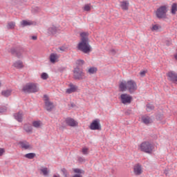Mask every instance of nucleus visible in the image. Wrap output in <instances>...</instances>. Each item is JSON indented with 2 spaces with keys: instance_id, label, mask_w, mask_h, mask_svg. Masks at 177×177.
<instances>
[{
  "instance_id": "nucleus-10",
  "label": "nucleus",
  "mask_w": 177,
  "mask_h": 177,
  "mask_svg": "<svg viewBox=\"0 0 177 177\" xmlns=\"http://www.w3.org/2000/svg\"><path fill=\"white\" fill-rule=\"evenodd\" d=\"M120 100L122 104H131L132 102V97L128 94H122L120 95Z\"/></svg>"
},
{
  "instance_id": "nucleus-12",
  "label": "nucleus",
  "mask_w": 177,
  "mask_h": 177,
  "mask_svg": "<svg viewBox=\"0 0 177 177\" xmlns=\"http://www.w3.org/2000/svg\"><path fill=\"white\" fill-rule=\"evenodd\" d=\"M19 145H21V149L24 150H31V149H32V147L27 141H20Z\"/></svg>"
},
{
  "instance_id": "nucleus-25",
  "label": "nucleus",
  "mask_w": 177,
  "mask_h": 177,
  "mask_svg": "<svg viewBox=\"0 0 177 177\" xmlns=\"http://www.w3.org/2000/svg\"><path fill=\"white\" fill-rule=\"evenodd\" d=\"M21 25L23 27H27L28 26H32V21H26V20H23L22 21H21Z\"/></svg>"
},
{
  "instance_id": "nucleus-8",
  "label": "nucleus",
  "mask_w": 177,
  "mask_h": 177,
  "mask_svg": "<svg viewBox=\"0 0 177 177\" xmlns=\"http://www.w3.org/2000/svg\"><path fill=\"white\" fill-rule=\"evenodd\" d=\"M26 52V50L23 48H11L12 55H15L18 59L23 57V54Z\"/></svg>"
},
{
  "instance_id": "nucleus-4",
  "label": "nucleus",
  "mask_w": 177,
  "mask_h": 177,
  "mask_svg": "<svg viewBox=\"0 0 177 177\" xmlns=\"http://www.w3.org/2000/svg\"><path fill=\"white\" fill-rule=\"evenodd\" d=\"M73 78L75 80H78L79 81L85 80V73L82 67L76 66L73 69Z\"/></svg>"
},
{
  "instance_id": "nucleus-35",
  "label": "nucleus",
  "mask_w": 177,
  "mask_h": 177,
  "mask_svg": "<svg viewBox=\"0 0 177 177\" xmlns=\"http://www.w3.org/2000/svg\"><path fill=\"white\" fill-rule=\"evenodd\" d=\"M77 161L79 162H80L81 164H82V162H85L86 160H85V158H84V157L78 156L77 157Z\"/></svg>"
},
{
  "instance_id": "nucleus-26",
  "label": "nucleus",
  "mask_w": 177,
  "mask_h": 177,
  "mask_svg": "<svg viewBox=\"0 0 177 177\" xmlns=\"http://www.w3.org/2000/svg\"><path fill=\"white\" fill-rule=\"evenodd\" d=\"M128 6H129V3H128V1L121 2V8L123 10H128Z\"/></svg>"
},
{
  "instance_id": "nucleus-28",
  "label": "nucleus",
  "mask_w": 177,
  "mask_h": 177,
  "mask_svg": "<svg viewBox=\"0 0 177 177\" xmlns=\"http://www.w3.org/2000/svg\"><path fill=\"white\" fill-rule=\"evenodd\" d=\"M177 11V3H174L171 6V13L172 15H176Z\"/></svg>"
},
{
  "instance_id": "nucleus-48",
  "label": "nucleus",
  "mask_w": 177,
  "mask_h": 177,
  "mask_svg": "<svg viewBox=\"0 0 177 177\" xmlns=\"http://www.w3.org/2000/svg\"><path fill=\"white\" fill-rule=\"evenodd\" d=\"M73 177H82L81 174H75Z\"/></svg>"
},
{
  "instance_id": "nucleus-20",
  "label": "nucleus",
  "mask_w": 177,
  "mask_h": 177,
  "mask_svg": "<svg viewBox=\"0 0 177 177\" xmlns=\"http://www.w3.org/2000/svg\"><path fill=\"white\" fill-rule=\"evenodd\" d=\"M120 92H125L128 89L127 82H122L119 85Z\"/></svg>"
},
{
  "instance_id": "nucleus-45",
  "label": "nucleus",
  "mask_w": 177,
  "mask_h": 177,
  "mask_svg": "<svg viewBox=\"0 0 177 177\" xmlns=\"http://www.w3.org/2000/svg\"><path fill=\"white\" fill-rule=\"evenodd\" d=\"M17 2H20V0H12V5H15V3H17Z\"/></svg>"
},
{
  "instance_id": "nucleus-24",
  "label": "nucleus",
  "mask_w": 177,
  "mask_h": 177,
  "mask_svg": "<svg viewBox=\"0 0 177 177\" xmlns=\"http://www.w3.org/2000/svg\"><path fill=\"white\" fill-rule=\"evenodd\" d=\"M32 127L37 129L41 128V127H42V122H41V120L33 121Z\"/></svg>"
},
{
  "instance_id": "nucleus-27",
  "label": "nucleus",
  "mask_w": 177,
  "mask_h": 177,
  "mask_svg": "<svg viewBox=\"0 0 177 177\" xmlns=\"http://www.w3.org/2000/svg\"><path fill=\"white\" fill-rule=\"evenodd\" d=\"M16 27V23L14 21L8 22L7 24L8 30H13Z\"/></svg>"
},
{
  "instance_id": "nucleus-41",
  "label": "nucleus",
  "mask_w": 177,
  "mask_h": 177,
  "mask_svg": "<svg viewBox=\"0 0 177 177\" xmlns=\"http://www.w3.org/2000/svg\"><path fill=\"white\" fill-rule=\"evenodd\" d=\"M157 120H159L160 121H161V120H162L164 118V115L162 114H158L156 116Z\"/></svg>"
},
{
  "instance_id": "nucleus-14",
  "label": "nucleus",
  "mask_w": 177,
  "mask_h": 177,
  "mask_svg": "<svg viewBox=\"0 0 177 177\" xmlns=\"http://www.w3.org/2000/svg\"><path fill=\"white\" fill-rule=\"evenodd\" d=\"M66 122L69 127H77L78 125V122H77V121H75L74 119L71 118H66Z\"/></svg>"
},
{
  "instance_id": "nucleus-7",
  "label": "nucleus",
  "mask_w": 177,
  "mask_h": 177,
  "mask_svg": "<svg viewBox=\"0 0 177 177\" xmlns=\"http://www.w3.org/2000/svg\"><path fill=\"white\" fill-rule=\"evenodd\" d=\"M91 131H102V124H100V119L93 120L89 126Z\"/></svg>"
},
{
  "instance_id": "nucleus-31",
  "label": "nucleus",
  "mask_w": 177,
  "mask_h": 177,
  "mask_svg": "<svg viewBox=\"0 0 177 177\" xmlns=\"http://www.w3.org/2000/svg\"><path fill=\"white\" fill-rule=\"evenodd\" d=\"M146 107H147V111H148V113H150V111L154 110V105L151 104H147Z\"/></svg>"
},
{
  "instance_id": "nucleus-13",
  "label": "nucleus",
  "mask_w": 177,
  "mask_h": 177,
  "mask_svg": "<svg viewBox=\"0 0 177 177\" xmlns=\"http://www.w3.org/2000/svg\"><path fill=\"white\" fill-rule=\"evenodd\" d=\"M142 122L145 124V125H149V124H151L153 122V120L149 115H145L142 116L141 118Z\"/></svg>"
},
{
  "instance_id": "nucleus-11",
  "label": "nucleus",
  "mask_w": 177,
  "mask_h": 177,
  "mask_svg": "<svg viewBox=\"0 0 177 177\" xmlns=\"http://www.w3.org/2000/svg\"><path fill=\"white\" fill-rule=\"evenodd\" d=\"M167 77H168L169 81H171V82H177V73L175 71H169L167 73Z\"/></svg>"
},
{
  "instance_id": "nucleus-52",
  "label": "nucleus",
  "mask_w": 177,
  "mask_h": 177,
  "mask_svg": "<svg viewBox=\"0 0 177 177\" xmlns=\"http://www.w3.org/2000/svg\"><path fill=\"white\" fill-rule=\"evenodd\" d=\"M37 10H38V8H36Z\"/></svg>"
},
{
  "instance_id": "nucleus-39",
  "label": "nucleus",
  "mask_w": 177,
  "mask_h": 177,
  "mask_svg": "<svg viewBox=\"0 0 177 177\" xmlns=\"http://www.w3.org/2000/svg\"><path fill=\"white\" fill-rule=\"evenodd\" d=\"M61 171H62L64 177H68L67 176V169L63 168V169H61Z\"/></svg>"
},
{
  "instance_id": "nucleus-21",
  "label": "nucleus",
  "mask_w": 177,
  "mask_h": 177,
  "mask_svg": "<svg viewBox=\"0 0 177 177\" xmlns=\"http://www.w3.org/2000/svg\"><path fill=\"white\" fill-rule=\"evenodd\" d=\"M24 129L27 133H32V126L31 124H24Z\"/></svg>"
},
{
  "instance_id": "nucleus-32",
  "label": "nucleus",
  "mask_w": 177,
  "mask_h": 177,
  "mask_svg": "<svg viewBox=\"0 0 177 177\" xmlns=\"http://www.w3.org/2000/svg\"><path fill=\"white\" fill-rule=\"evenodd\" d=\"M82 153L84 156H88L89 154V149L84 147L82 149Z\"/></svg>"
},
{
  "instance_id": "nucleus-33",
  "label": "nucleus",
  "mask_w": 177,
  "mask_h": 177,
  "mask_svg": "<svg viewBox=\"0 0 177 177\" xmlns=\"http://www.w3.org/2000/svg\"><path fill=\"white\" fill-rule=\"evenodd\" d=\"M96 71H97V68H96L95 67H91L88 69L89 74H95V73H96Z\"/></svg>"
},
{
  "instance_id": "nucleus-15",
  "label": "nucleus",
  "mask_w": 177,
  "mask_h": 177,
  "mask_svg": "<svg viewBox=\"0 0 177 177\" xmlns=\"http://www.w3.org/2000/svg\"><path fill=\"white\" fill-rule=\"evenodd\" d=\"M59 57H60V56H59V55H57V53H51L50 55V63H56L57 62H59Z\"/></svg>"
},
{
  "instance_id": "nucleus-6",
  "label": "nucleus",
  "mask_w": 177,
  "mask_h": 177,
  "mask_svg": "<svg viewBox=\"0 0 177 177\" xmlns=\"http://www.w3.org/2000/svg\"><path fill=\"white\" fill-rule=\"evenodd\" d=\"M44 99L45 106L44 109L48 112L52 111L55 109V104L49 100V97L47 95H44Z\"/></svg>"
},
{
  "instance_id": "nucleus-18",
  "label": "nucleus",
  "mask_w": 177,
  "mask_h": 177,
  "mask_svg": "<svg viewBox=\"0 0 177 177\" xmlns=\"http://www.w3.org/2000/svg\"><path fill=\"white\" fill-rule=\"evenodd\" d=\"M47 32L49 35H55L57 32V28L53 25L48 28Z\"/></svg>"
},
{
  "instance_id": "nucleus-46",
  "label": "nucleus",
  "mask_w": 177,
  "mask_h": 177,
  "mask_svg": "<svg viewBox=\"0 0 177 177\" xmlns=\"http://www.w3.org/2000/svg\"><path fill=\"white\" fill-rule=\"evenodd\" d=\"M164 174L166 175V176H168L169 175V172L168 170H165Z\"/></svg>"
},
{
  "instance_id": "nucleus-36",
  "label": "nucleus",
  "mask_w": 177,
  "mask_h": 177,
  "mask_svg": "<svg viewBox=\"0 0 177 177\" xmlns=\"http://www.w3.org/2000/svg\"><path fill=\"white\" fill-rule=\"evenodd\" d=\"M41 80H46L47 78H49V75H48V73H43L41 75Z\"/></svg>"
},
{
  "instance_id": "nucleus-47",
  "label": "nucleus",
  "mask_w": 177,
  "mask_h": 177,
  "mask_svg": "<svg viewBox=\"0 0 177 177\" xmlns=\"http://www.w3.org/2000/svg\"><path fill=\"white\" fill-rule=\"evenodd\" d=\"M111 53L113 54V55H115L116 52L114 49H111Z\"/></svg>"
},
{
  "instance_id": "nucleus-9",
  "label": "nucleus",
  "mask_w": 177,
  "mask_h": 177,
  "mask_svg": "<svg viewBox=\"0 0 177 177\" xmlns=\"http://www.w3.org/2000/svg\"><path fill=\"white\" fill-rule=\"evenodd\" d=\"M127 89L130 93H133L136 89H138V86H136V82L133 80L127 81Z\"/></svg>"
},
{
  "instance_id": "nucleus-34",
  "label": "nucleus",
  "mask_w": 177,
  "mask_h": 177,
  "mask_svg": "<svg viewBox=\"0 0 177 177\" xmlns=\"http://www.w3.org/2000/svg\"><path fill=\"white\" fill-rule=\"evenodd\" d=\"M85 63V62L82 59H77L76 61V64H77V66L81 67Z\"/></svg>"
},
{
  "instance_id": "nucleus-30",
  "label": "nucleus",
  "mask_w": 177,
  "mask_h": 177,
  "mask_svg": "<svg viewBox=\"0 0 177 177\" xmlns=\"http://www.w3.org/2000/svg\"><path fill=\"white\" fill-rule=\"evenodd\" d=\"M40 171L41 173H43V175L44 176H48V174H49V170H48V167H43L40 169Z\"/></svg>"
},
{
  "instance_id": "nucleus-1",
  "label": "nucleus",
  "mask_w": 177,
  "mask_h": 177,
  "mask_svg": "<svg viewBox=\"0 0 177 177\" xmlns=\"http://www.w3.org/2000/svg\"><path fill=\"white\" fill-rule=\"evenodd\" d=\"M81 41L77 45L78 50L83 53H91L92 52V46L89 44V38H88V32L80 33Z\"/></svg>"
},
{
  "instance_id": "nucleus-5",
  "label": "nucleus",
  "mask_w": 177,
  "mask_h": 177,
  "mask_svg": "<svg viewBox=\"0 0 177 177\" xmlns=\"http://www.w3.org/2000/svg\"><path fill=\"white\" fill-rule=\"evenodd\" d=\"M167 6H162L156 10V15L158 19H165L167 17Z\"/></svg>"
},
{
  "instance_id": "nucleus-38",
  "label": "nucleus",
  "mask_w": 177,
  "mask_h": 177,
  "mask_svg": "<svg viewBox=\"0 0 177 177\" xmlns=\"http://www.w3.org/2000/svg\"><path fill=\"white\" fill-rule=\"evenodd\" d=\"M73 171L75 173V174H84V171L81 170L80 169H73Z\"/></svg>"
},
{
  "instance_id": "nucleus-23",
  "label": "nucleus",
  "mask_w": 177,
  "mask_h": 177,
  "mask_svg": "<svg viewBox=\"0 0 177 177\" xmlns=\"http://www.w3.org/2000/svg\"><path fill=\"white\" fill-rule=\"evenodd\" d=\"M13 66L16 68H23V67H24V65H23V62H21V60L15 62Z\"/></svg>"
},
{
  "instance_id": "nucleus-51",
  "label": "nucleus",
  "mask_w": 177,
  "mask_h": 177,
  "mask_svg": "<svg viewBox=\"0 0 177 177\" xmlns=\"http://www.w3.org/2000/svg\"><path fill=\"white\" fill-rule=\"evenodd\" d=\"M59 176L53 175V177H59Z\"/></svg>"
},
{
  "instance_id": "nucleus-3",
  "label": "nucleus",
  "mask_w": 177,
  "mask_h": 177,
  "mask_svg": "<svg viewBox=\"0 0 177 177\" xmlns=\"http://www.w3.org/2000/svg\"><path fill=\"white\" fill-rule=\"evenodd\" d=\"M153 149L154 146H153V144L150 143L149 141L143 142L140 145V150L147 154H151Z\"/></svg>"
},
{
  "instance_id": "nucleus-16",
  "label": "nucleus",
  "mask_w": 177,
  "mask_h": 177,
  "mask_svg": "<svg viewBox=\"0 0 177 177\" xmlns=\"http://www.w3.org/2000/svg\"><path fill=\"white\" fill-rule=\"evenodd\" d=\"M134 174L136 176L142 175L143 170H142V166L140 165H136L133 168Z\"/></svg>"
},
{
  "instance_id": "nucleus-40",
  "label": "nucleus",
  "mask_w": 177,
  "mask_h": 177,
  "mask_svg": "<svg viewBox=\"0 0 177 177\" xmlns=\"http://www.w3.org/2000/svg\"><path fill=\"white\" fill-rule=\"evenodd\" d=\"M6 112V106H2L0 108V114Z\"/></svg>"
},
{
  "instance_id": "nucleus-44",
  "label": "nucleus",
  "mask_w": 177,
  "mask_h": 177,
  "mask_svg": "<svg viewBox=\"0 0 177 177\" xmlns=\"http://www.w3.org/2000/svg\"><path fill=\"white\" fill-rule=\"evenodd\" d=\"M140 75H141V77H145L146 75V71H141Z\"/></svg>"
},
{
  "instance_id": "nucleus-29",
  "label": "nucleus",
  "mask_w": 177,
  "mask_h": 177,
  "mask_svg": "<svg viewBox=\"0 0 177 177\" xmlns=\"http://www.w3.org/2000/svg\"><path fill=\"white\" fill-rule=\"evenodd\" d=\"M36 154L35 153H29L25 155L26 158H28V160H32L35 157Z\"/></svg>"
},
{
  "instance_id": "nucleus-17",
  "label": "nucleus",
  "mask_w": 177,
  "mask_h": 177,
  "mask_svg": "<svg viewBox=\"0 0 177 177\" xmlns=\"http://www.w3.org/2000/svg\"><path fill=\"white\" fill-rule=\"evenodd\" d=\"M14 118L18 122H23V111L14 113Z\"/></svg>"
},
{
  "instance_id": "nucleus-2",
  "label": "nucleus",
  "mask_w": 177,
  "mask_h": 177,
  "mask_svg": "<svg viewBox=\"0 0 177 177\" xmlns=\"http://www.w3.org/2000/svg\"><path fill=\"white\" fill-rule=\"evenodd\" d=\"M22 91L24 93H37L39 91V88L37 84L27 83L23 86Z\"/></svg>"
},
{
  "instance_id": "nucleus-43",
  "label": "nucleus",
  "mask_w": 177,
  "mask_h": 177,
  "mask_svg": "<svg viewBox=\"0 0 177 177\" xmlns=\"http://www.w3.org/2000/svg\"><path fill=\"white\" fill-rule=\"evenodd\" d=\"M4 153H5V149L0 148V157H2V156H3Z\"/></svg>"
},
{
  "instance_id": "nucleus-19",
  "label": "nucleus",
  "mask_w": 177,
  "mask_h": 177,
  "mask_svg": "<svg viewBox=\"0 0 177 177\" xmlns=\"http://www.w3.org/2000/svg\"><path fill=\"white\" fill-rule=\"evenodd\" d=\"M77 89H78V86H77L73 84H70L69 88L66 89V93H73L77 91Z\"/></svg>"
},
{
  "instance_id": "nucleus-42",
  "label": "nucleus",
  "mask_w": 177,
  "mask_h": 177,
  "mask_svg": "<svg viewBox=\"0 0 177 177\" xmlns=\"http://www.w3.org/2000/svg\"><path fill=\"white\" fill-rule=\"evenodd\" d=\"M84 10H85L86 12H89V10H91V6H89L88 5H86V6H84Z\"/></svg>"
},
{
  "instance_id": "nucleus-37",
  "label": "nucleus",
  "mask_w": 177,
  "mask_h": 177,
  "mask_svg": "<svg viewBox=\"0 0 177 177\" xmlns=\"http://www.w3.org/2000/svg\"><path fill=\"white\" fill-rule=\"evenodd\" d=\"M160 26L158 25H153L151 28V31H158Z\"/></svg>"
},
{
  "instance_id": "nucleus-49",
  "label": "nucleus",
  "mask_w": 177,
  "mask_h": 177,
  "mask_svg": "<svg viewBox=\"0 0 177 177\" xmlns=\"http://www.w3.org/2000/svg\"><path fill=\"white\" fill-rule=\"evenodd\" d=\"M32 39H33V41H37V36H32Z\"/></svg>"
},
{
  "instance_id": "nucleus-22",
  "label": "nucleus",
  "mask_w": 177,
  "mask_h": 177,
  "mask_svg": "<svg viewBox=\"0 0 177 177\" xmlns=\"http://www.w3.org/2000/svg\"><path fill=\"white\" fill-rule=\"evenodd\" d=\"M10 95H12L11 89L3 90L1 91V95L3 96V97H9Z\"/></svg>"
},
{
  "instance_id": "nucleus-50",
  "label": "nucleus",
  "mask_w": 177,
  "mask_h": 177,
  "mask_svg": "<svg viewBox=\"0 0 177 177\" xmlns=\"http://www.w3.org/2000/svg\"><path fill=\"white\" fill-rule=\"evenodd\" d=\"M59 50H64V49H63V48H62V47L59 48Z\"/></svg>"
}]
</instances>
